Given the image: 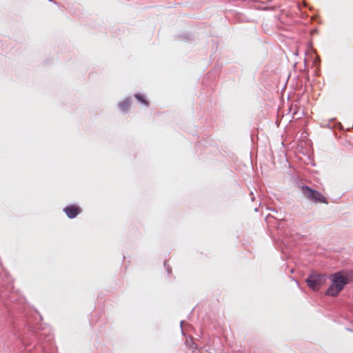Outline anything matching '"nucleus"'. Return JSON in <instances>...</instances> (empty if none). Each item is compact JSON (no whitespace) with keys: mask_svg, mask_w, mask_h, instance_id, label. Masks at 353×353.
Instances as JSON below:
<instances>
[{"mask_svg":"<svg viewBox=\"0 0 353 353\" xmlns=\"http://www.w3.org/2000/svg\"><path fill=\"white\" fill-rule=\"evenodd\" d=\"M332 284L325 292V294L332 296H337L352 279L350 274H345L343 272H338L330 276Z\"/></svg>","mask_w":353,"mask_h":353,"instance_id":"obj_1","label":"nucleus"},{"mask_svg":"<svg viewBox=\"0 0 353 353\" xmlns=\"http://www.w3.org/2000/svg\"><path fill=\"white\" fill-rule=\"evenodd\" d=\"M326 279V274L312 272L305 279V282L309 288L314 291H318L325 283Z\"/></svg>","mask_w":353,"mask_h":353,"instance_id":"obj_2","label":"nucleus"},{"mask_svg":"<svg viewBox=\"0 0 353 353\" xmlns=\"http://www.w3.org/2000/svg\"><path fill=\"white\" fill-rule=\"evenodd\" d=\"M302 192L303 195L310 201L327 203L325 198L319 192L312 190L308 186H303L302 188Z\"/></svg>","mask_w":353,"mask_h":353,"instance_id":"obj_3","label":"nucleus"},{"mask_svg":"<svg viewBox=\"0 0 353 353\" xmlns=\"http://www.w3.org/2000/svg\"><path fill=\"white\" fill-rule=\"evenodd\" d=\"M41 333L38 334V338L39 340V345L43 351H46V349L48 345H51L52 343L53 336L50 334H46L45 338L43 339Z\"/></svg>","mask_w":353,"mask_h":353,"instance_id":"obj_4","label":"nucleus"},{"mask_svg":"<svg viewBox=\"0 0 353 353\" xmlns=\"http://www.w3.org/2000/svg\"><path fill=\"white\" fill-rule=\"evenodd\" d=\"M63 211L65 212L68 218L73 219L80 213L81 209L78 206L72 205L65 207L63 209Z\"/></svg>","mask_w":353,"mask_h":353,"instance_id":"obj_5","label":"nucleus"},{"mask_svg":"<svg viewBox=\"0 0 353 353\" xmlns=\"http://www.w3.org/2000/svg\"><path fill=\"white\" fill-rule=\"evenodd\" d=\"M0 296L3 299L8 297V299L11 302H14V301H17L16 295L13 292H11L10 294H8L6 292H1L0 293Z\"/></svg>","mask_w":353,"mask_h":353,"instance_id":"obj_6","label":"nucleus"},{"mask_svg":"<svg viewBox=\"0 0 353 353\" xmlns=\"http://www.w3.org/2000/svg\"><path fill=\"white\" fill-rule=\"evenodd\" d=\"M130 105V99H127L125 101L121 102L119 104V107L121 111H126L127 110H128Z\"/></svg>","mask_w":353,"mask_h":353,"instance_id":"obj_7","label":"nucleus"},{"mask_svg":"<svg viewBox=\"0 0 353 353\" xmlns=\"http://www.w3.org/2000/svg\"><path fill=\"white\" fill-rule=\"evenodd\" d=\"M135 98L139 101L141 102V103L145 105H148V102L145 100V99L144 98V96L141 94H136L135 95Z\"/></svg>","mask_w":353,"mask_h":353,"instance_id":"obj_8","label":"nucleus"},{"mask_svg":"<svg viewBox=\"0 0 353 353\" xmlns=\"http://www.w3.org/2000/svg\"><path fill=\"white\" fill-rule=\"evenodd\" d=\"M277 221V225H276V227L278 228V229H280V228H283L284 227V225H285V221L283 219H279Z\"/></svg>","mask_w":353,"mask_h":353,"instance_id":"obj_9","label":"nucleus"},{"mask_svg":"<svg viewBox=\"0 0 353 353\" xmlns=\"http://www.w3.org/2000/svg\"><path fill=\"white\" fill-rule=\"evenodd\" d=\"M272 219H274V217L270 214L266 216V221L268 223H270L272 222Z\"/></svg>","mask_w":353,"mask_h":353,"instance_id":"obj_10","label":"nucleus"},{"mask_svg":"<svg viewBox=\"0 0 353 353\" xmlns=\"http://www.w3.org/2000/svg\"><path fill=\"white\" fill-rule=\"evenodd\" d=\"M164 265H165L168 272L170 273L171 272V268L170 267L167 266L166 263H164Z\"/></svg>","mask_w":353,"mask_h":353,"instance_id":"obj_11","label":"nucleus"},{"mask_svg":"<svg viewBox=\"0 0 353 353\" xmlns=\"http://www.w3.org/2000/svg\"><path fill=\"white\" fill-rule=\"evenodd\" d=\"M11 290V287L10 285L7 286L6 290Z\"/></svg>","mask_w":353,"mask_h":353,"instance_id":"obj_12","label":"nucleus"},{"mask_svg":"<svg viewBox=\"0 0 353 353\" xmlns=\"http://www.w3.org/2000/svg\"><path fill=\"white\" fill-rule=\"evenodd\" d=\"M183 323H184V321H181V327H182V325H183Z\"/></svg>","mask_w":353,"mask_h":353,"instance_id":"obj_13","label":"nucleus"},{"mask_svg":"<svg viewBox=\"0 0 353 353\" xmlns=\"http://www.w3.org/2000/svg\"><path fill=\"white\" fill-rule=\"evenodd\" d=\"M23 343H24L26 345H26V341H25V339H23Z\"/></svg>","mask_w":353,"mask_h":353,"instance_id":"obj_14","label":"nucleus"}]
</instances>
